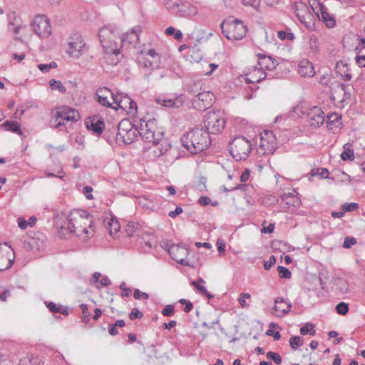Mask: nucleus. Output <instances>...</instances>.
Segmentation results:
<instances>
[{
  "instance_id": "17",
  "label": "nucleus",
  "mask_w": 365,
  "mask_h": 365,
  "mask_svg": "<svg viewBox=\"0 0 365 365\" xmlns=\"http://www.w3.org/2000/svg\"><path fill=\"white\" fill-rule=\"evenodd\" d=\"M97 101L103 106L113 108V103L108 100V97L113 95V92L108 88H100L96 91Z\"/></svg>"
},
{
  "instance_id": "4",
  "label": "nucleus",
  "mask_w": 365,
  "mask_h": 365,
  "mask_svg": "<svg viewBox=\"0 0 365 365\" xmlns=\"http://www.w3.org/2000/svg\"><path fill=\"white\" fill-rule=\"evenodd\" d=\"M220 28L222 33L229 40H241L245 36L247 29L243 21L229 18L224 20Z\"/></svg>"
},
{
  "instance_id": "56",
  "label": "nucleus",
  "mask_w": 365,
  "mask_h": 365,
  "mask_svg": "<svg viewBox=\"0 0 365 365\" xmlns=\"http://www.w3.org/2000/svg\"><path fill=\"white\" fill-rule=\"evenodd\" d=\"M356 243V240L353 237H346L343 243V247L350 248L352 245Z\"/></svg>"
},
{
  "instance_id": "32",
  "label": "nucleus",
  "mask_w": 365,
  "mask_h": 365,
  "mask_svg": "<svg viewBox=\"0 0 365 365\" xmlns=\"http://www.w3.org/2000/svg\"><path fill=\"white\" fill-rule=\"evenodd\" d=\"M350 143H346L344 145V151L341 154V158L346 160H353L354 158V150L351 149Z\"/></svg>"
},
{
  "instance_id": "21",
  "label": "nucleus",
  "mask_w": 365,
  "mask_h": 365,
  "mask_svg": "<svg viewBox=\"0 0 365 365\" xmlns=\"http://www.w3.org/2000/svg\"><path fill=\"white\" fill-rule=\"evenodd\" d=\"M281 199L287 205V208L299 207L301 201L293 192L284 193L281 195Z\"/></svg>"
},
{
  "instance_id": "60",
  "label": "nucleus",
  "mask_w": 365,
  "mask_h": 365,
  "mask_svg": "<svg viewBox=\"0 0 365 365\" xmlns=\"http://www.w3.org/2000/svg\"><path fill=\"white\" fill-rule=\"evenodd\" d=\"M337 88L340 89V91L344 92V97L342 101H345L347 99H349L351 97L350 93L347 92L346 90V86L344 83H339L337 86Z\"/></svg>"
},
{
  "instance_id": "46",
  "label": "nucleus",
  "mask_w": 365,
  "mask_h": 365,
  "mask_svg": "<svg viewBox=\"0 0 365 365\" xmlns=\"http://www.w3.org/2000/svg\"><path fill=\"white\" fill-rule=\"evenodd\" d=\"M267 359L272 360L277 365H279L282 363V357L277 352L268 351L267 353Z\"/></svg>"
},
{
  "instance_id": "25",
  "label": "nucleus",
  "mask_w": 365,
  "mask_h": 365,
  "mask_svg": "<svg viewBox=\"0 0 365 365\" xmlns=\"http://www.w3.org/2000/svg\"><path fill=\"white\" fill-rule=\"evenodd\" d=\"M186 90L190 93L193 98L198 96L202 92V81H190L186 86Z\"/></svg>"
},
{
  "instance_id": "14",
  "label": "nucleus",
  "mask_w": 365,
  "mask_h": 365,
  "mask_svg": "<svg viewBox=\"0 0 365 365\" xmlns=\"http://www.w3.org/2000/svg\"><path fill=\"white\" fill-rule=\"evenodd\" d=\"M197 14V9L187 1H182L179 4L175 16L180 18H191Z\"/></svg>"
},
{
  "instance_id": "30",
  "label": "nucleus",
  "mask_w": 365,
  "mask_h": 365,
  "mask_svg": "<svg viewBox=\"0 0 365 365\" xmlns=\"http://www.w3.org/2000/svg\"><path fill=\"white\" fill-rule=\"evenodd\" d=\"M327 126L329 129L332 130L333 126L335 128H338L341 125L340 120L341 118V115H339L337 113H331L328 115L327 117Z\"/></svg>"
},
{
  "instance_id": "62",
  "label": "nucleus",
  "mask_w": 365,
  "mask_h": 365,
  "mask_svg": "<svg viewBox=\"0 0 365 365\" xmlns=\"http://www.w3.org/2000/svg\"><path fill=\"white\" fill-rule=\"evenodd\" d=\"M137 110V103L131 99L130 103L128 105L127 112L130 113H133Z\"/></svg>"
},
{
  "instance_id": "59",
  "label": "nucleus",
  "mask_w": 365,
  "mask_h": 365,
  "mask_svg": "<svg viewBox=\"0 0 365 365\" xmlns=\"http://www.w3.org/2000/svg\"><path fill=\"white\" fill-rule=\"evenodd\" d=\"M75 214H77L78 215V217L83 220V219H90V220H92L91 219V215L88 213V211L86 210H76L75 212Z\"/></svg>"
},
{
  "instance_id": "38",
  "label": "nucleus",
  "mask_w": 365,
  "mask_h": 365,
  "mask_svg": "<svg viewBox=\"0 0 365 365\" xmlns=\"http://www.w3.org/2000/svg\"><path fill=\"white\" fill-rule=\"evenodd\" d=\"M49 86L52 90H58L61 93H65L66 92V87L62 84V83L60 81L51 79L49 81Z\"/></svg>"
},
{
  "instance_id": "39",
  "label": "nucleus",
  "mask_w": 365,
  "mask_h": 365,
  "mask_svg": "<svg viewBox=\"0 0 365 365\" xmlns=\"http://www.w3.org/2000/svg\"><path fill=\"white\" fill-rule=\"evenodd\" d=\"M262 74L264 75L263 77H262V76L257 77V76H256L255 73H250V76H247L245 77V82L248 84H250V83L254 84V83H259L267 76V74L266 73H264Z\"/></svg>"
},
{
  "instance_id": "35",
  "label": "nucleus",
  "mask_w": 365,
  "mask_h": 365,
  "mask_svg": "<svg viewBox=\"0 0 365 365\" xmlns=\"http://www.w3.org/2000/svg\"><path fill=\"white\" fill-rule=\"evenodd\" d=\"M131 98L127 95L120 96V101H118V108L113 107V109L118 110L119 109H123L124 110H127L129 103H130Z\"/></svg>"
},
{
  "instance_id": "8",
  "label": "nucleus",
  "mask_w": 365,
  "mask_h": 365,
  "mask_svg": "<svg viewBox=\"0 0 365 365\" xmlns=\"http://www.w3.org/2000/svg\"><path fill=\"white\" fill-rule=\"evenodd\" d=\"M33 31L41 38H47L51 34V26L45 15H37L31 23Z\"/></svg>"
},
{
  "instance_id": "15",
  "label": "nucleus",
  "mask_w": 365,
  "mask_h": 365,
  "mask_svg": "<svg viewBox=\"0 0 365 365\" xmlns=\"http://www.w3.org/2000/svg\"><path fill=\"white\" fill-rule=\"evenodd\" d=\"M260 147L267 153H273L276 150L275 139L272 131L266 130L261 137Z\"/></svg>"
},
{
  "instance_id": "26",
  "label": "nucleus",
  "mask_w": 365,
  "mask_h": 365,
  "mask_svg": "<svg viewBox=\"0 0 365 365\" xmlns=\"http://www.w3.org/2000/svg\"><path fill=\"white\" fill-rule=\"evenodd\" d=\"M2 126L6 128V130L11 131L12 133H16L21 135L22 138L24 137L21 130L20 124L16 121L13 120H6Z\"/></svg>"
},
{
  "instance_id": "29",
  "label": "nucleus",
  "mask_w": 365,
  "mask_h": 365,
  "mask_svg": "<svg viewBox=\"0 0 365 365\" xmlns=\"http://www.w3.org/2000/svg\"><path fill=\"white\" fill-rule=\"evenodd\" d=\"M76 220L75 217H70L68 221V224L67 226H62L61 227V233L63 235H66L67 234H71L77 232V230L78 229V227H76L75 223L73 221Z\"/></svg>"
},
{
  "instance_id": "54",
  "label": "nucleus",
  "mask_w": 365,
  "mask_h": 365,
  "mask_svg": "<svg viewBox=\"0 0 365 365\" xmlns=\"http://www.w3.org/2000/svg\"><path fill=\"white\" fill-rule=\"evenodd\" d=\"M175 307L172 304H169L165 307L162 311V314L165 317H171L174 314Z\"/></svg>"
},
{
  "instance_id": "13",
  "label": "nucleus",
  "mask_w": 365,
  "mask_h": 365,
  "mask_svg": "<svg viewBox=\"0 0 365 365\" xmlns=\"http://www.w3.org/2000/svg\"><path fill=\"white\" fill-rule=\"evenodd\" d=\"M258 57V63L260 66V68L255 67V71L257 73H264V72L262 71L263 69L272 71L274 70L278 63L276 61L275 59L272 58L271 56H267L266 55L259 53L257 55Z\"/></svg>"
},
{
  "instance_id": "36",
  "label": "nucleus",
  "mask_w": 365,
  "mask_h": 365,
  "mask_svg": "<svg viewBox=\"0 0 365 365\" xmlns=\"http://www.w3.org/2000/svg\"><path fill=\"white\" fill-rule=\"evenodd\" d=\"M180 0H165L164 6L168 10L175 15L176 11L178 9Z\"/></svg>"
},
{
  "instance_id": "44",
  "label": "nucleus",
  "mask_w": 365,
  "mask_h": 365,
  "mask_svg": "<svg viewBox=\"0 0 365 365\" xmlns=\"http://www.w3.org/2000/svg\"><path fill=\"white\" fill-rule=\"evenodd\" d=\"M38 68L41 71L47 73L50 69L57 68V63L54 61H51L48 64L40 63L38 65Z\"/></svg>"
},
{
  "instance_id": "58",
  "label": "nucleus",
  "mask_w": 365,
  "mask_h": 365,
  "mask_svg": "<svg viewBox=\"0 0 365 365\" xmlns=\"http://www.w3.org/2000/svg\"><path fill=\"white\" fill-rule=\"evenodd\" d=\"M276 263V257L274 255H271L268 261L264 262V269L269 270L271 267Z\"/></svg>"
},
{
  "instance_id": "23",
  "label": "nucleus",
  "mask_w": 365,
  "mask_h": 365,
  "mask_svg": "<svg viewBox=\"0 0 365 365\" xmlns=\"http://www.w3.org/2000/svg\"><path fill=\"white\" fill-rule=\"evenodd\" d=\"M336 68L337 73L342 77L344 81H350L351 79V74L349 72L348 65L343 61H340L336 63Z\"/></svg>"
},
{
  "instance_id": "11",
  "label": "nucleus",
  "mask_w": 365,
  "mask_h": 365,
  "mask_svg": "<svg viewBox=\"0 0 365 365\" xmlns=\"http://www.w3.org/2000/svg\"><path fill=\"white\" fill-rule=\"evenodd\" d=\"M168 245L165 247V249L168 250V252L176 262L183 265L191 267L189 261L185 258L188 255V250L187 248L180 247L177 245H172L167 248Z\"/></svg>"
},
{
  "instance_id": "10",
  "label": "nucleus",
  "mask_w": 365,
  "mask_h": 365,
  "mask_svg": "<svg viewBox=\"0 0 365 365\" xmlns=\"http://www.w3.org/2000/svg\"><path fill=\"white\" fill-rule=\"evenodd\" d=\"M71 39L72 41L68 42L67 52L71 56L78 58L87 51L88 48L80 35L75 34Z\"/></svg>"
},
{
  "instance_id": "47",
  "label": "nucleus",
  "mask_w": 365,
  "mask_h": 365,
  "mask_svg": "<svg viewBox=\"0 0 365 365\" xmlns=\"http://www.w3.org/2000/svg\"><path fill=\"white\" fill-rule=\"evenodd\" d=\"M312 175H319L322 178H329V170L327 168H319L312 170Z\"/></svg>"
},
{
  "instance_id": "12",
  "label": "nucleus",
  "mask_w": 365,
  "mask_h": 365,
  "mask_svg": "<svg viewBox=\"0 0 365 365\" xmlns=\"http://www.w3.org/2000/svg\"><path fill=\"white\" fill-rule=\"evenodd\" d=\"M307 117L309 125L313 128H319L324 122V113L321 108L314 106L307 113Z\"/></svg>"
},
{
  "instance_id": "3",
  "label": "nucleus",
  "mask_w": 365,
  "mask_h": 365,
  "mask_svg": "<svg viewBox=\"0 0 365 365\" xmlns=\"http://www.w3.org/2000/svg\"><path fill=\"white\" fill-rule=\"evenodd\" d=\"M139 135L143 140L158 145L164 137V132L157 126L155 118H150L148 120L141 119Z\"/></svg>"
},
{
  "instance_id": "43",
  "label": "nucleus",
  "mask_w": 365,
  "mask_h": 365,
  "mask_svg": "<svg viewBox=\"0 0 365 365\" xmlns=\"http://www.w3.org/2000/svg\"><path fill=\"white\" fill-rule=\"evenodd\" d=\"M289 342L291 348L294 350L297 349L299 347L303 345V341L302 338L299 336H292L289 339Z\"/></svg>"
},
{
  "instance_id": "64",
  "label": "nucleus",
  "mask_w": 365,
  "mask_h": 365,
  "mask_svg": "<svg viewBox=\"0 0 365 365\" xmlns=\"http://www.w3.org/2000/svg\"><path fill=\"white\" fill-rule=\"evenodd\" d=\"M198 202L200 205H201L202 206H206V205H208L210 204L211 200H210V197H208L207 196H202L199 198Z\"/></svg>"
},
{
  "instance_id": "55",
  "label": "nucleus",
  "mask_w": 365,
  "mask_h": 365,
  "mask_svg": "<svg viewBox=\"0 0 365 365\" xmlns=\"http://www.w3.org/2000/svg\"><path fill=\"white\" fill-rule=\"evenodd\" d=\"M196 290L200 294L205 296L208 299H212L214 297V295L209 293L203 284H200V286L197 287Z\"/></svg>"
},
{
  "instance_id": "42",
  "label": "nucleus",
  "mask_w": 365,
  "mask_h": 365,
  "mask_svg": "<svg viewBox=\"0 0 365 365\" xmlns=\"http://www.w3.org/2000/svg\"><path fill=\"white\" fill-rule=\"evenodd\" d=\"M335 309L336 313L342 316L346 315L349 310V304L344 302H341L337 304Z\"/></svg>"
},
{
  "instance_id": "48",
  "label": "nucleus",
  "mask_w": 365,
  "mask_h": 365,
  "mask_svg": "<svg viewBox=\"0 0 365 365\" xmlns=\"http://www.w3.org/2000/svg\"><path fill=\"white\" fill-rule=\"evenodd\" d=\"M277 36L281 40H293L294 38V34L292 32H287L285 31H279L277 33Z\"/></svg>"
},
{
  "instance_id": "49",
  "label": "nucleus",
  "mask_w": 365,
  "mask_h": 365,
  "mask_svg": "<svg viewBox=\"0 0 365 365\" xmlns=\"http://www.w3.org/2000/svg\"><path fill=\"white\" fill-rule=\"evenodd\" d=\"M359 204L356 202L345 203L341 206L344 212H351L359 208Z\"/></svg>"
},
{
  "instance_id": "5",
  "label": "nucleus",
  "mask_w": 365,
  "mask_h": 365,
  "mask_svg": "<svg viewBox=\"0 0 365 365\" xmlns=\"http://www.w3.org/2000/svg\"><path fill=\"white\" fill-rule=\"evenodd\" d=\"M228 147L230 153L236 160H246L251 152V143L244 136L235 137Z\"/></svg>"
},
{
  "instance_id": "24",
  "label": "nucleus",
  "mask_w": 365,
  "mask_h": 365,
  "mask_svg": "<svg viewBox=\"0 0 365 365\" xmlns=\"http://www.w3.org/2000/svg\"><path fill=\"white\" fill-rule=\"evenodd\" d=\"M359 50L356 54V61L360 67H365V38H361L357 47Z\"/></svg>"
},
{
  "instance_id": "45",
  "label": "nucleus",
  "mask_w": 365,
  "mask_h": 365,
  "mask_svg": "<svg viewBox=\"0 0 365 365\" xmlns=\"http://www.w3.org/2000/svg\"><path fill=\"white\" fill-rule=\"evenodd\" d=\"M277 271L280 278L289 279L291 277V272L285 267L278 266Z\"/></svg>"
},
{
  "instance_id": "40",
  "label": "nucleus",
  "mask_w": 365,
  "mask_h": 365,
  "mask_svg": "<svg viewBox=\"0 0 365 365\" xmlns=\"http://www.w3.org/2000/svg\"><path fill=\"white\" fill-rule=\"evenodd\" d=\"M165 34L168 36L174 35V38L177 41H181L183 38L182 33L180 30H176L174 27L170 26L166 29Z\"/></svg>"
},
{
  "instance_id": "28",
  "label": "nucleus",
  "mask_w": 365,
  "mask_h": 365,
  "mask_svg": "<svg viewBox=\"0 0 365 365\" xmlns=\"http://www.w3.org/2000/svg\"><path fill=\"white\" fill-rule=\"evenodd\" d=\"M45 304L49 311L52 313H61L66 316L68 314L67 309H64L61 304H56L53 302H45Z\"/></svg>"
},
{
  "instance_id": "16",
  "label": "nucleus",
  "mask_w": 365,
  "mask_h": 365,
  "mask_svg": "<svg viewBox=\"0 0 365 365\" xmlns=\"http://www.w3.org/2000/svg\"><path fill=\"white\" fill-rule=\"evenodd\" d=\"M86 128L97 135H101L105 128L103 118L97 116L90 117L86 120Z\"/></svg>"
},
{
  "instance_id": "37",
  "label": "nucleus",
  "mask_w": 365,
  "mask_h": 365,
  "mask_svg": "<svg viewBox=\"0 0 365 365\" xmlns=\"http://www.w3.org/2000/svg\"><path fill=\"white\" fill-rule=\"evenodd\" d=\"M50 124L51 127L58 128L60 130H64L65 123L61 120L60 117L57 116V113L51 118Z\"/></svg>"
},
{
  "instance_id": "7",
  "label": "nucleus",
  "mask_w": 365,
  "mask_h": 365,
  "mask_svg": "<svg viewBox=\"0 0 365 365\" xmlns=\"http://www.w3.org/2000/svg\"><path fill=\"white\" fill-rule=\"evenodd\" d=\"M202 127L210 135L221 132L225 126V119L220 112H209L206 113Z\"/></svg>"
},
{
  "instance_id": "18",
  "label": "nucleus",
  "mask_w": 365,
  "mask_h": 365,
  "mask_svg": "<svg viewBox=\"0 0 365 365\" xmlns=\"http://www.w3.org/2000/svg\"><path fill=\"white\" fill-rule=\"evenodd\" d=\"M291 307V303L287 302L284 298L278 297L275 299L274 310L277 317H283L290 311Z\"/></svg>"
},
{
  "instance_id": "41",
  "label": "nucleus",
  "mask_w": 365,
  "mask_h": 365,
  "mask_svg": "<svg viewBox=\"0 0 365 365\" xmlns=\"http://www.w3.org/2000/svg\"><path fill=\"white\" fill-rule=\"evenodd\" d=\"M300 334L302 335L309 334L314 336L316 334L314 327L312 324L307 323L304 326L300 328Z\"/></svg>"
},
{
  "instance_id": "31",
  "label": "nucleus",
  "mask_w": 365,
  "mask_h": 365,
  "mask_svg": "<svg viewBox=\"0 0 365 365\" xmlns=\"http://www.w3.org/2000/svg\"><path fill=\"white\" fill-rule=\"evenodd\" d=\"M141 230V225L138 222L130 221L125 226V232L129 237H132Z\"/></svg>"
},
{
  "instance_id": "33",
  "label": "nucleus",
  "mask_w": 365,
  "mask_h": 365,
  "mask_svg": "<svg viewBox=\"0 0 365 365\" xmlns=\"http://www.w3.org/2000/svg\"><path fill=\"white\" fill-rule=\"evenodd\" d=\"M137 62L140 68H150L151 69L154 68L153 63L143 54H140L137 57Z\"/></svg>"
},
{
  "instance_id": "20",
  "label": "nucleus",
  "mask_w": 365,
  "mask_h": 365,
  "mask_svg": "<svg viewBox=\"0 0 365 365\" xmlns=\"http://www.w3.org/2000/svg\"><path fill=\"white\" fill-rule=\"evenodd\" d=\"M57 116L60 117L61 120L64 122L66 121H73L76 122L81 118L80 114H75L74 115H69V107L62 106L58 108L56 111Z\"/></svg>"
},
{
  "instance_id": "22",
  "label": "nucleus",
  "mask_w": 365,
  "mask_h": 365,
  "mask_svg": "<svg viewBox=\"0 0 365 365\" xmlns=\"http://www.w3.org/2000/svg\"><path fill=\"white\" fill-rule=\"evenodd\" d=\"M319 5L321 11L322 20L328 28H333L336 24L334 17L327 12V8L322 4L319 3Z\"/></svg>"
},
{
  "instance_id": "1",
  "label": "nucleus",
  "mask_w": 365,
  "mask_h": 365,
  "mask_svg": "<svg viewBox=\"0 0 365 365\" xmlns=\"http://www.w3.org/2000/svg\"><path fill=\"white\" fill-rule=\"evenodd\" d=\"M182 145L192 155H196L207 150L211 145L210 135L202 125L196 126L181 137Z\"/></svg>"
},
{
  "instance_id": "61",
  "label": "nucleus",
  "mask_w": 365,
  "mask_h": 365,
  "mask_svg": "<svg viewBox=\"0 0 365 365\" xmlns=\"http://www.w3.org/2000/svg\"><path fill=\"white\" fill-rule=\"evenodd\" d=\"M249 298H250V294L249 293L243 292V293L240 294V297L238 301H239V303L241 305V307H245L247 306L245 299H249Z\"/></svg>"
},
{
  "instance_id": "52",
  "label": "nucleus",
  "mask_w": 365,
  "mask_h": 365,
  "mask_svg": "<svg viewBox=\"0 0 365 365\" xmlns=\"http://www.w3.org/2000/svg\"><path fill=\"white\" fill-rule=\"evenodd\" d=\"M84 234H86V237L90 238L93 235L94 230L93 228V221L92 220H90V224L88 225V227H84L81 230Z\"/></svg>"
},
{
  "instance_id": "2",
  "label": "nucleus",
  "mask_w": 365,
  "mask_h": 365,
  "mask_svg": "<svg viewBox=\"0 0 365 365\" xmlns=\"http://www.w3.org/2000/svg\"><path fill=\"white\" fill-rule=\"evenodd\" d=\"M120 33L113 25H106L98 31V37L101 45L107 54H120L122 43L128 39V34L120 36Z\"/></svg>"
},
{
  "instance_id": "34",
  "label": "nucleus",
  "mask_w": 365,
  "mask_h": 365,
  "mask_svg": "<svg viewBox=\"0 0 365 365\" xmlns=\"http://www.w3.org/2000/svg\"><path fill=\"white\" fill-rule=\"evenodd\" d=\"M107 228L109 230L110 235L113 236L120 230V226L117 220L111 218L108 222Z\"/></svg>"
},
{
  "instance_id": "53",
  "label": "nucleus",
  "mask_w": 365,
  "mask_h": 365,
  "mask_svg": "<svg viewBox=\"0 0 365 365\" xmlns=\"http://www.w3.org/2000/svg\"><path fill=\"white\" fill-rule=\"evenodd\" d=\"M143 316V313L138 309L133 308L129 314V318L130 320H135L136 319H141Z\"/></svg>"
},
{
  "instance_id": "27",
  "label": "nucleus",
  "mask_w": 365,
  "mask_h": 365,
  "mask_svg": "<svg viewBox=\"0 0 365 365\" xmlns=\"http://www.w3.org/2000/svg\"><path fill=\"white\" fill-rule=\"evenodd\" d=\"M334 285L336 290L341 294H346L349 290L348 282L343 278H336L334 281Z\"/></svg>"
},
{
  "instance_id": "9",
  "label": "nucleus",
  "mask_w": 365,
  "mask_h": 365,
  "mask_svg": "<svg viewBox=\"0 0 365 365\" xmlns=\"http://www.w3.org/2000/svg\"><path fill=\"white\" fill-rule=\"evenodd\" d=\"M214 99L215 96L212 93L202 91L197 96L192 98V103L196 110H205L212 106Z\"/></svg>"
},
{
  "instance_id": "63",
  "label": "nucleus",
  "mask_w": 365,
  "mask_h": 365,
  "mask_svg": "<svg viewBox=\"0 0 365 365\" xmlns=\"http://www.w3.org/2000/svg\"><path fill=\"white\" fill-rule=\"evenodd\" d=\"M266 334L268 336H272L275 341L279 340L281 337V334L279 331L274 332L273 330L270 329L267 331Z\"/></svg>"
},
{
  "instance_id": "6",
  "label": "nucleus",
  "mask_w": 365,
  "mask_h": 365,
  "mask_svg": "<svg viewBox=\"0 0 365 365\" xmlns=\"http://www.w3.org/2000/svg\"><path fill=\"white\" fill-rule=\"evenodd\" d=\"M138 134V127L133 125L130 120L124 119L118 123L116 140H122L125 144H130L137 138Z\"/></svg>"
},
{
  "instance_id": "57",
  "label": "nucleus",
  "mask_w": 365,
  "mask_h": 365,
  "mask_svg": "<svg viewBox=\"0 0 365 365\" xmlns=\"http://www.w3.org/2000/svg\"><path fill=\"white\" fill-rule=\"evenodd\" d=\"M133 297L135 299H140L141 298L148 299L149 298L148 294L143 292L138 289L134 290Z\"/></svg>"
},
{
  "instance_id": "51",
  "label": "nucleus",
  "mask_w": 365,
  "mask_h": 365,
  "mask_svg": "<svg viewBox=\"0 0 365 365\" xmlns=\"http://www.w3.org/2000/svg\"><path fill=\"white\" fill-rule=\"evenodd\" d=\"M80 308L83 314V320L88 322L90 320V313L88 312V307L86 304H80Z\"/></svg>"
},
{
  "instance_id": "50",
  "label": "nucleus",
  "mask_w": 365,
  "mask_h": 365,
  "mask_svg": "<svg viewBox=\"0 0 365 365\" xmlns=\"http://www.w3.org/2000/svg\"><path fill=\"white\" fill-rule=\"evenodd\" d=\"M180 104L181 103L180 101H178V99H173L166 97V102L165 104H164V106L169 108H178Z\"/></svg>"
},
{
  "instance_id": "19",
  "label": "nucleus",
  "mask_w": 365,
  "mask_h": 365,
  "mask_svg": "<svg viewBox=\"0 0 365 365\" xmlns=\"http://www.w3.org/2000/svg\"><path fill=\"white\" fill-rule=\"evenodd\" d=\"M298 72L302 77H312L315 74L313 64L307 59L299 62Z\"/></svg>"
}]
</instances>
